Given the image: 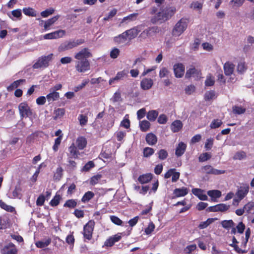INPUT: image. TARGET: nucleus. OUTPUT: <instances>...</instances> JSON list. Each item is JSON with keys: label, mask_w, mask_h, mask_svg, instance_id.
<instances>
[{"label": "nucleus", "mask_w": 254, "mask_h": 254, "mask_svg": "<svg viewBox=\"0 0 254 254\" xmlns=\"http://www.w3.org/2000/svg\"><path fill=\"white\" fill-rule=\"evenodd\" d=\"M91 57L92 54L87 48L83 49L75 55V67L78 72H85L89 70L90 63L87 59Z\"/></svg>", "instance_id": "f257e3e1"}, {"label": "nucleus", "mask_w": 254, "mask_h": 254, "mask_svg": "<svg viewBox=\"0 0 254 254\" xmlns=\"http://www.w3.org/2000/svg\"><path fill=\"white\" fill-rule=\"evenodd\" d=\"M175 7H167L162 8L151 19L152 23H162L169 19L176 12Z\"/></svg>", "instance_id": "f03ea898"}, {"label": "nucleus", "mask_w": 254, "mask_h": 254, "mask_svg": "<svg viewBox=\"0 0 254 254\" xmlns=\"http://www.w3.org/2000/svg\"><path fill=\"white\" fill-rule=\"evenodd\" d=\"M83 43L84 40L82 39H71L66 41L60 45L58 50L59 52L68 51L77 47Z\"/></svg>", "instance_id": "7ed1b4c3"}, {"label": "nucleus", "mask_w": 254, "mask_h": 254, "mask_svg": "<svg viewBox=\"0 0 254 254\" xmlns=\"http://www.w3.org/2000/svg\"><path fill=\"white\" fill-rule=\"evenodd\" d=\"M188 21L187 19L182 18L175 25L173 30V34L175 36H180L187 29Z\"/></svg>", "instance_id": "20e7f679"}, {"label": "nucleus", "mask_w": 254, "mask_h": 254, "mask_svg": "<svg viewBox=\"0 0 254 254\" xmlns=\"http://www.w3.org/2000/svg\"><path fill=\"white\" fill-rule=\"evenodd\" d=\"M18 109L21 119L30 118L32 115V110L26 102L20 103L18 105Z\"/></svg>", "instance_id": "39448f33"}, {"label": "nucleus", "mask_w": 254, "mask_h": 254, "mask_svg": "<svg viewBox=\"0 0 254 254\" xmlns=\"http://www.w3.org/2000/svg\"><path fill=\"white\" fill-rule=\"evenodd\" d=\"M53 55L49 54L47 56L40 58L37 61L33 64L34 68H39L42 67H46L49 65L50 62L52 60Z\"/></svg>", "instance_id": "423d86ee"}, {"label": "nucleus", "mask_w": 254, "mask_h": 254, "mask_svg": "<svg viewBox=\"0 0 254 254\" xmlns=\"http://www.w3.org/2000/svg\"><path fill=\"white\" fill-rule=\"evenodd\" d=\"M225 74L227 76H230L229 81L231 82H234L236 81V78L233 74L235 65L229 62H226L223 65Z\"/></svg>", "instance_id": "0eeeda50"}, {"label": "nucleus", "mask_w": 254, "mask_h": 254, "mask_svg": "<svg viewBox=\"0 0 254 254\" xmlns=\"http://www.w3.org/2000/svg\"><path fill=\"white\" fill-rule=\"evenodd\" d=\"M249 191V186L248 185H243L241 186L236 193L237 198L233 199V204H235V203L238 204L241 200L246 196Z\"/></svg>", "instance_id": "6e6552de"}, {"label": "nucleus", "mask_w": 254, "mask_h": 254, "mask_svg": "<svg viewBox=\"0 0 254 254\" xmlns=\"http://www.w3.org/2000/svg\"><path fill=\"white\" fill-rule=\"evenodd\" d=\"M95 225L93 220H90L84 227L83 234L85 239L89 240L92 237V233Z\"/></svg>", "instance_id": "1a4fd4ad"}, {"label": "nucleus", "mask_w": 254, "mask_h": 254, "mask_svg": "<svg viewBox=\"0 0 254 254\" xmlns=\"http://www.w3.org/2000/svg\"><path fill=\"white\" fill-rule=\"evenodd\" d=\"M173 71L176 78L182 77L185 73V65L182 63H176L173 65Z\"/></svg>", "instance_id": "9d476101"}, {"label": "nucleus", "mask_w": 254, "mask_h": 254, "mask_svg": "<svg viewBox=\"0 0 254 254\" xmlns=\"http://www.w3.org/2000/svg\"><path fill=\"white\" fill-rule=\"evenodd\" d=\"M65 35V31L64 30H59L46 34L43 36L44 39H56L62 38Z\"/></svg>", "instance_id": "9b49d317"}, {"label": "nucleus", "mask_w": 254, "mask_h": 254, "mask_svg": "<svg viewBox=\"0 0 254 254\" xmlns=\"http://www.w3.org/2000/svg\"><path fill=\"white\" fill-rule=\"evenodd\" d=\"M229 207V205L223 203H220L213 206H210L208 208V210L210 212H224L228 210Z\"/></svg>", "instance_id": "f8f14e48"}, {"label": "nucleus", "mask_w": 254, "mask_h": 254, "mask_svg": "<svg viewBox=\"0 0 254 254\" xmlns=\"http://www.w3.org/2000/svg\"><path fill=\"white\" fill-rule=\"evenodd\" d=\"M17 252L15 246L11 243L4 246L1 250V253L3 254H17Z\"/></svg>", "instance_id": "ddd939ff"}, {"label": "nucleus", "mask_w": 254, "mask_h": 254, "mask_svg": "<svg viewBox=\"0 0 254 254\" xmlns=\"http://www.w3.org/2000/svg\"><path fill=\"white\" fill-rule=\"evenodd\" d=\"M153 84V81L151 78H143L140 82V87L144 90L150 89Z\"/></svg>", "instance_id": "4468645a"}, {"label": "nucleus", "mask_w": 254, "mask_h": 254, "mask_svg": "<svg viewBox=\"0 0 254 254\" xmlns=\"http://www.w3.org/2000/svg\"><path fill=\"white\" fill-rule=\"evenodd\" d=\"M158 31V28L153 27L144 30L140 35L139 37L141 39H145L148 36H151L152 33H155Z\"/></svg>", "instance_id": "2eb2a0df"}, {"label": "nucleus", "mask_w": 254, "mask_h": 254, "mask_svg": "<svg viewBox=\"0 0 254 254\" xmlns=\"http://www.w3.org/2000/svg\"><path fill=\"white\" fill-rule=\"evenodd\" d=\"M87 143L86 138L81 136L77 138L75 141V145L78 149L82 150L86 147Z\"/></svg>", "instance_id": "dca6fc26"}, {"label": "nucleus", "mask_w": 254, "mask_h": 254, "mask_svg": "<svg viewBox=\"0 0 254 254\" xmlns=\"http://www.w3.org/2000/svg\"><path fill=\"white\" fill-rule=\"evenodd\" d=\"M121 237V235L120 234L115 235L107 239L105 242V245L107 247H111L114 245L116 242L120 241Z\"/></svg>", "instance_id": "f3484780"}, {"label": "nucleus", "mask_w": 254, "mask_h": 254, "mask_svg": "<svg viewBox=\"0 0 254 254\" xmlns=\"http://www.w3.org/2000/svg\"><path fill=\"white\" fill-rule=\"evenodd\" d=\"M60 98L59 93L50 89V93L46 96V98L49 104L58 100Z\"/></svg>", "instance_id": "a211bd4d"}, {"label": "nucleus", "mask_w": 254, "mask_h": 254, "mask_svg": "<svg viewBox=\"0 0 254 254\" xmlns=\"http://www.w3.org/2000/svg\"><path fill=\"white\" fill-rule=\"evenodd\" d=\"M192 193L198 197L201 200H207L208 199L207 196L204 193V190L199 189H193L192 190Z\"/></svg>", "instance_id": "6ab92c4d"}, {"label": "nucleus", "mask_w": 254, "mask_h": 254, "mask_svg": "<svg viewBox=\"0 0 254 254\" xmlns=\"http://www.w3.org/2000/svg\"><path fill=\"white\" fill-rule=\"evenodd\" d=\"M114 41L118 44H125L127 43L129 40L125 32L114 38Z\"/></svg>", "instance_id": "aec40b11"}, {"label": "nucleus", "mask_w": 254, "mask_h": 254, "mask_svg": "<svg viewBox=\"0 0 254 254\" xmlns=\"http://www.w3.org/2000/svg\"><path fill=\"white\" fill-rule=\"evenodd\" d=\"M183 127V123L180 120H175L171 125V129L173 132H178Z\"/></svg>", "instance_id": "412c9836"}, {"label": "nucleus", "mask_w": 254, "mask_h": 254, "mask_svg": "<svg viewBox=\"0 0 254 254\" xmlns=\"http://www.w3.org/2000/svg\"><path fill=\"white\" fill-rule=\"evenodd\" d=\"M207 194L211 197L212 201L216 202L217 199L221 196V192L219 190H208Z\"/></svg>", "instance_id": "4be33fe9"}, {"label": "nucleus", "mask_w": 254, "mask_h": 254, "mask_svg": "<svg viewBox=\"0 0 254 254\" xmlns=\"http://www.w3.org/2000/svg\"><path fill=\"white\" fill-rule=\"evenodd\" d=\"M60 15H56L44 22V27L45 30L49 29V27L54 24L59 18Z\"/></svg>", "instance_id": "5701e85b"}, {"label": "nucleus", "mask_w": 254, "mask_h": 254, "mask_svg": "<svg viewBox=\"0 0 254 254\" xmlns=\"http://www.w3.org/2000/svg\"><path fill=\"white\" fill-rule=\"evenodd\" d=\"M127 75V73L124 70L118 72L114 78L110 79L109 83L111 85L116 81L123 79Z\"/></svg>", "instance_id": "b1692460"}, {"label": "nucleus", "mask_w": 254, "mask_h": 254, "mask_svg": "<svg viewBox=\"0 0 254 254\" xmlns=\"http://www.w3.org/2000/svg\"><path fill=\"white\" fill-rule=\"evenodd\" d=\"M189 190L185 187L180 189H176L174 190V194L176 197L184 196L188 193Z\"/></svg>", "instance_id": "393cba45"}, {"label": "nucleus", "mask_w": 254, "mask_h": 254, "mask_svg": "<svg viewBox=\"0 0 254 254\" xmlns=\"http://www.w3.org/2000/svg\"><path fill=\"white\" fill-rule=\"evenodd\" d=\"M139 32V31L137 29V28H134L130 30H127L125 32L126 34H127V36L128 40L129 41L131 39H132L134 38L135 37H136Z\"/></svg>", "instance_id": "a878e982"}, {"label": "nucleus", "mask_w": 254, "mask_h": 254, "mask_svg": "<svg viewBox=\"0 0 254 254\" xmlns=\"http://www.w3.org/2000/svg\"><path fill=\"white\" fill-rule=\"evenodd\" d=\"M186 145L183 142L179 143L176 147L175 154L177 156H182L185 152L186 149Z\"/></svg>", "instance_id": "bb28decb"}, {"label": "nucleus", "mask_w": 254, "mask_h": 254, "mask_svg": "<svg viewBox=\"0 0 254 254\" xmlns=\"http://www.w3.org/2000/svg\"><path fill=\"white\" fill-rule=\"evenodd\" d=\"M51 242L50 239H44L41 241L36 242L35 245L39 248H44L50 245Z\"/></svg>", "instance_id": "cd10ccee"}, {"label": "nucleus", "mask_w": 254, "mask_h": 254, "mask_svg": "<svg viewBox=\"0 0 254 254\" xmlns=\"http://www.w3.org/2000/svg\"><path fill=\"white\" fill-rule=\"evenodd\" d=\"M146 140L147 143L150 145L155 144L157 141V137L153 133H148L146 135Z\"/></svg>", "instance_id": "c85d7f7f"}, {"label": "nucleus", "mask_w": 254, "mask_h": 254, "mask_svg": "<svg viewBox=\"0 0 254 254\" xmlns=\"http://www.w3.org/2000/svg\"><path fill=\"white\" fill-rule=\"evenodd\" d=\"M22 10L24 14L27 16L35 17L37 15V11L32 7H24Z\"/></svg>", "instance_id": "c756f323"}, {"label": "nucleus", "mask_w": 254, "mask_h": 254, "mask_svg": "<svg viewBox=\"0 0 254 254\" xmlns=\"http://www.w3.org/2000/svg\"><path fill=\"white\" fill-rule=\"evenodd\" d=\"M152 178V175L151 174H147L140 176L138 181L141 184H145L148 183Z\"/></svg>", "instance_id": "7c9ffc66"}, {"label": "nucleus", "mask_w": 254, "mask_h": 254, "mask_svg": "<svg viewBox=\"0 0 254 254\" xmlns=\"http://www.w3.org/2000/svg\"><path fill=\"white\" fill-rule=\"evenodd\" d=\"M64 114L65 110L64 109L58 108L54 111L53 118L54 120H57L63 117Z\"/></svg>", "instance_id": "2f4dec72"}, {"label": "nucleus", "mask_w": 254, "mask_h": 254, "mask_svg": "<svg viewBox=\"0 0 254 254\" xmlns=\"http://www.w3.org/2000/svg\"><path fill=\"white\" fill-rule=\"evenodd\" d=\"M77 147L75 145L72 143L68 148V151L72 156L74 158H77L79 154V151L77 150Z\"/></svg>", "instance_id": "473e14b6"}, {"label": "nucleus", "mask_w": 254, "mask_h": 254, "mask_svg": "<svg viewBox=\"0 0 254 254\" xmlns=\"http://www.w3.org/2000/svg\"><path fill=\"white\" fill-rule=\"evenodd\" d=\"M8 16L13 20H14L13 17L20 19L22 16L21 10L20 9L13 10L11 12V15H8Z\"/></svg>", "instance_id": "72a5a7b5"}, {"label": "nucleus", "mask_w": 254, "mask_h": 254, "mask_svg": "<svg viewBox=\"0 0 254 254\" xmlns=\"http://www.w3.org/2000/svg\"><path fill=\"white\" fill-rule=\"evenodd\" d=\"M245 0H232L229 2V5L233 8H237L242 5Z\"/></svg>", "instance_id": "f704fd0d"}, {"label": "nucleus", "mask_w": 254, "mask_h": 254, "mask_svg": "<svg viewBox=\"0 0 254 254\" xmlns=\"http://www.w3.org/2000/svg\"><path fill=\"white\" fill-rule=\"evenodd\" d=\"M25 81V80L23 79H19L16 81H14L12 83H11L9 86L7 87V90L8 91H11L14 89L18 87L20 84Z\"/></svg>", "instance_id": "c9c22d12"}, {"label": "nucleus", "mask_w": 254, "mask_h": 254, "mask_svg": "<svg viewBox=\"0 0 254 254\" xmlns=\"http://www.w3.org/2000/svg\"><path fill=\"white\" fill-rule=\"evenodd\" d=\"M216 220H217L216 218H208L206 221L201 222L198 227L201 229H204Z\"/></svg>", "instance_id": "e433bc0d"}, {"label": "nucleus", "mask_w": 254, "mask_h": 254, "mask_svg": "<svg viewBox=\"0 0 254 254\" xmlns=\"http://www.w3.org/2000/svg\"><path fill=\"white\" fill-rule=\"evenodd\" d=\"M158 115V113L155 110H151L148 112L147 118L150 121H154Z\"/></svg>", "instance_id": "4c0bfd02"}, {"label": "nucleus", "mask_w": 254, "mask_h": 254, "mask_svg": "<svg viewBox=\"0 0 254 254\" xmlns=\"http://www.w3.org/2000/svg\"><path fill=\"white\" fill-rule=\"evenodd\" d=\"M169 74L170 71L169 69L166 67H162L160 69L159 76L161 78L167 77Z\"/></svg>", "instance_id": "58836bf2"}, {"label": "nucleus", "mask_w": 254, "mask_h": 254, "mask_svg": "<svg viewBox=\"0 0 254 254\" xmlns=\"http://www.w3.org/2000/svg\"><path fill=\"white\" fill-rule=\"evenodd\" d=\"M150 125L149 122L146 120L142 121L139 123V127L142 131H147L149 128Z\"/></svg>", "instance_id": "ea45409f"}, {"label": "nucleus", "mask_w": 254, "mask_h": 254, "mask_svg": "<svg viewBox=\"0 0 254 254\" xmlns=\"http://www.w3.org/2000/svg\"><path fill=\"white\" fill-rule=\"evenodd\" d=\"M221 223L223 227L226 229H229L234 226V223L232 220H223Z\"/></svg>", "instance_id": "a19ab883"}, {"label": "nucleus", "mask_w": 254, "mask_h": 254, "mask_svg": "<svg viewBox=\"0 0 254 254\" xmlns=\"http://www.w3.org/2000/svg\"><path fill=\"white\" fill-rule=\"evenodd\" d=\"M0 206L1 208L8 212H12L15 211V209L13 207L6 204L1 200H0Z\"/></svg>", "instance_id": "79ce46f5"}, {"label": "nucleus", "mask_w": 254, "mask_h": 254, "mask_svg": "<svg viewBox=\"0 0 254 254\" xmlns=\"http://www.w3.org/2000/svg\"><path fill=\"white\" fill-rule=\"evenodd\" d=\"M94 194L91 191L86 192L81 199V201L83 202H86L89 201L91 198L93 197Z\"/></svg>", "instance_id": "37998d69"}, {"label": "nucleus", "mask_w": 254, "mask_h": 254, "mask_svg": "<svg viewBox=\"0 0 254 254\" xmlns=\"http://www.w3.org/2000/svg\"><path fill=\"white\" fill-rule=\"evenodd\" d=\"M215 97V93L213 91H207L204 94V99L205 101L213 100Z\"/></svg>", "instance_id": "c03bdc74"}, {"label": "nucleus", "mask_w": 254, "mask_h": 254, "mask_svg": "<svg viewBox=\"0 0 254 254\" xmlns=\"http://www.w3.org/2000/svg\"><path fill=\"white\" fill-rule=\"evenodd\" d=\"M55 12V9L53 8H50L47 9L40 13L41 16L44 18H46L49 15H52Z\"/></svg>", "instance_id": "a18cd8bd"}, {"label": "nucleus", "mask_w": 254, "mask_h": 254, "mask_svg": "<svg viewBox=\"0 0 254 254\" xmlns=\"http://www.w3.org/2000/svg\"><path fill=\"white\" fill-rule=\"evenodd\" d=\"M222 124L221 120L219 119L213 120L210 125L211 128H216L219 127Z\"/></svg>", "instance_id": "49530a36"}, {"label": "nucleus", "mask_w": 254, "mask_h": 254, "mask_svg": "<svg viewBox=\"0 0 254 254\" xmlns=\"http://www.w3.org/2000/svg\"><path fill=\"white\" fill-rule=\"evenodd\" d=\"M215 79L214 77L211 75H208L206 77V80L205 81V84L206 86H212L214 84Z\"/></svg>", "instance_id": "de8ad7c7"}, {"label": "nucleus", "mask_w": 254, "mask_h": 254, "mask_svg": "<svg viewBox=\"0 0 254 254\" xmlns=\"http://www.w3.org/2000/svg\"><path fill=\"white\" fill-rule=\"evenodd\" d=\"M214 142V139L213 138H209L206 139L205 143V148L207 150H210L213 146Z\"/></svg>", "instance_id": "09e8293b"}, {"label": "nucleus", "mask_w": 254, "mask_h": 254, "mask_svg": "<svg viewBox=\"0 0 254 254\" xmlns=\"http://www.w3.org/2000/svg\"><path fill=\"white\" fill-rule=\"evenodd\" d=\"M63 169L61 167L58 168L54 176L55 180L59 181L62 177Z\"/></svg>", "instance_id": "8fccbe9b"}, {"label": "nucleus", "mask_w": 254, "mask_h": 254, "mask_svg": "<svg viewBox=\"0 0 254 254\" xmlns=\"http://www.w3.org/2000/svg\"><path fill=\"white\" fill-rule=\"evenodd\" d=\"M246 111V109L240 106H234L233 108V112L234 113L236 114H244Z\"/></svg>", "instance_id": "3c124183"}, {"label": "nucleus", "mask_w": 254, "mask_h": 254, "mask_svg": "<svg viewBox=\"0 0 254 254\" xmlns=\"http://www.w3.org/2000/svg\"><path fill=\"white\" fill-rule=\"evenodd\" d=\"M211 155L209 153H204L201 154L199 157V161L200 162H204L209 159Z\"/></svg>", "instance_id": "603ef678"}, {"label": "nucleus", "mask_w": 254, "mask_h": 254, "mask_svg": "<svg viewBox=\"0 0 254 254\" xmlns=\"http://www.w3.org/2000/svg\"><path fill=\"white\" fill-rule=\"evenodd\" d=\"M61 196L60 195H56L50 202L51 205L56 206L58 205L60 202Z\"/></svg>", "instance_id": "864d4df0"}, {"label": "nucleus", "mask_w": 254, "mask_h": 254, "mask_svg": "<svg viewBox=\"0 0 254 254\" xmlns=\"http://www.w3.org/2000/svg\"><path fill=\"white\" fill-rule=\"evenodd\" d=\"M251 229L250 228L247 229L245 232V238L242 242L244 247H246L251 235Z\"/></svg>", "instance_id": "5fc2aeb1"}, {"label": "nucleus", "mask_w": 254, "mask_h": 254, "mask_svg": "<svg viewBox=\"0 0 254 254\" xmlns=\"http://www.w3.org/2000/svg\"><path fill=\"white\" fill-rule=\"evenodd\" d=\"M76 202L74 199H69L67 200L64 204V207H67L69 208H74L76 205Z\"/></svg>", "instance_id": "6e6d98bb"}, {"label": "nucleus", "mask_w": 254, "mask_h": 254, "mask_svg": "<svg viewBox=\"0 0 254 254\" xmlns=\"http://www.w3.org/2000/svg\"><path fill=\"white\" fill-rule=\"evenodd\" d=\"M247 69V66L245 63L241 62L237 66V71L241 73H243Z\"/></svg>", "instance_id": "4d7b16f0"}, {"label": "nucleus", "mask_w": 254, "mask_h": 254, "mask_svg": "<svg viewBox=\"0 0 254 254\" xmlns=\"http://www.w3.org/2000/svg\"><path fill=\"white\" fill-rule=\"evenodd\" d=\"M78 119L79 121L80 125L81 126L85 125L87 123L88 118L87 116L83 115H80L78 118Z\"/></svg>", "instance_id": "13d9d810"}, {"label": "nucleus", "mask_w": 254, "mask_h": 254, "mask_svg": "<svg viewBox=\"0 0 254 254\" xmlns=\"http://www.w3.org/2000/svg\"><path fill=\"white\" fill-rule=\"evenodd\" d=\"M63 136H60L55 140V144L53 147V149L55 151H57L58 149L59 146L61 144Z\"/></svg>", "instance_id": "bf43d9fd"}, {"label": "nucleus", "mask_w": 254, "mask_h": 254, "mask_svg": "<svg viewBox=\"0 0 254 254\" xmlns=\"http://www.w3.org/2000/svg\"><path fill=\"white\" fill-rule=\"evenodd\" d=\"M203 49L208 52H211L213 50V46L209 43H203L202 44Z\"/></svg>", "instance_id": "052dcab7"}, {"label": "nucleus", "mask_w": 254, "mask_h": 254, "mask_svg": "<svg viewBox=\"0 0 254 254\" xmlns=\"http://www.w3.org/2000/svg\"><path fill=\"white\" fill-rule=\"evenodd\" d=\"M94 166V164L93 161H90L88 162L82 168L81 171H88L91 168H93Z\"/></svg>", "instance_id": "680f3d73"}, {"label": "nucleus", "mask_w": 254, "mask_h": 254, "mask_svg": "<svg viewBox=\"0 0 254 254\" xmlns=\"http://www.w3.org/2000/svg\"><path fill=\"white\" fill-rule=\"evenodd\" d=\"M153 153L154 150L152 148L146 147L144 149L143 154L144 157H149L152 155Z\"/></svg>", "instance_id": "e2e57ef3"}, {"label": "nucleus", "mask_w": 254, "mask_h": 254, "mask_svg": "<svg viewBox=\"0 0 254 254\" xmlns=\"http://www.w3.org/2000/svg\"><path fill=\"white\" fill-rule=\"evenodd\" d=\"M120 50L118 48H114L110 52V57L112 59H116L120 54Z\"/></svg>", "instance_id": "0e129e2a"}, {"label": "nucleus", "mask_w": 254, "mask_h": 254, "mask_svg": "<svg viewBox=\"0 0 254 254\" xmlns=\"http://www.w3.org/2000/svg\"><path fill=\"white\" fill-rule=\"evenodd\" d=\"M101 175L98 174L92 177L90 180V184L92 185H94L98 183L101 178Z\"/></svg>", "instance_id": "69168bd1"}, {"label": "nucleus", "mask_w": 254, "mask_h": 254, "mask_svg": "<svg viewBox=\"0 0 254 254\" xmlns=\"http://www.w3.org/2000/svg\"><path fill=\"white\" fill-rule=\"evenodd\" d=\"M154 224L152 222H150L148 227L145 229V232L147 235H149L154 231Z\"/></svg>", "instance_id": "338daca9"}, {"label": "nucleus", "mask_w": 254, "mask_h": 254, "mask_svg": "<svg viewBox=\"0 0 254 254\" xmlns=\"http://www.w3.org/2000/svg\"><path fill=\"white\" fill-rule=\"evenodd\" d=\"M246 157L244 152L241 151L237 152L234 156L233 158L235 160H242Z\"/></svg>", "instance_id": "774afa93"}]
</instances>
